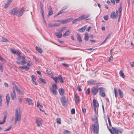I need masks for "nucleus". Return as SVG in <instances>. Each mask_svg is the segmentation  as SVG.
<instances>
[{"label":"nucleus","mask_w":134,"mask_h":134,"mask_svg":"<svg viewBox=\"0 0 134 134\" xmlns=\"http://www.w3.org/2000/svg\"><path fill=\"white\" fill-rule=\"evenodd\" d=\"M21 113V111L19 108L16 109L15 125L16 124L17 122L20 121Z\"/></svg>","instance_id":"1"},{"label":"nucleus","mask_w":134,"mask_h":134,"mask_svg":"<svg viewBox=\"0 0 134 134\" xmlns=\"http://www.w3.org/2000/svg\"><path fill=\"white\" fill-rule=\"evenodd\" d=\"M92 131L93 133L96 134H98L99 132V125L97 117H96L95 119V122L94 124L92 125Z\"/></svg>","instance_id":"2"},{"label":"nucleus","mask_w":134,"mask_h":134,"mask_svg":"<svg viewBox=\"0 0 134 134\" xmlns=\"http://www.w3.org/2000/svg\"><path fill=\"white\" fill-rule=\"evenodd\" d=\"M51 91L53 94H56L57 93V86L56 85H53L51 89Z\"/></svg>","instance_id":"3"},{"label":"nucleus","mask_w":134,"mask_h":134,"mask_svg":"<svg viewBox=\"0 0 134 134\" xmlns=\"http://www.w3.org/2000/svg\"><path fill=\"white\" fill-rule=\"evenodd\" d=\"M99 90L100 95L103 97H104L105 95V88L103 87H100L99 88Z\"/></svg>","instance_id":"4"},{"label":"nucleus","mask_w":134,"mask_h":134,"mask_svg":"<svg viewBox=\"0 0 134 134\" xmlns=\"http://www.w3.org/2000/svg\"><path fill=\"white\" fill-rule=\"evenodd\" d=\"M24 11V9L23 8L17 9L16 15L18 16H21L22 15Z\"/></svg>","instance_id":"5"},{"label":"nucleus","mask_w":134,"mask_h":134,"mask_svg":"<svg viewBox=\"0 0 134 134\" xmlns=\"http://www.w3.org/2000/svg\"><path fill=\"white\" fill-rule=\"evenodd\" d=\"M98 92V89L95 87H93L91 89V92L93 95L96 94Z\"/></svg>","instance_id":"6"},{"label":"nucleus","mask_w":134,"mask_h":134,"mask_svg":"<svg viewBox=\"0 0 134 134\" xmlns=\"http://www.w3.org/2000/svg\"><path fill=\"white\" fill-rule=\"evenodd\" d=\"M42 120L41 118H36V122L37 126L39 127L42 124Z\"/></svg>","instance_id":"7"},{"label":"nucleus","mask_w":134,"mask_h":134,"mask_svg":"<svg viewBox=\"0 0 134 134\" xmlns=\"http://www.w3.org/2000/svg\"><path fill=\"white\" fill-rule=\"evenodd\" d=\"M73 19V18H69L65 20H62L61 23L63 24H65L70 22Z\"/></svg>","instance_id":"8"},{"label":"nucleus","mask_w":134,"mask_h":134,"mask_svg":"<svg viewBox=\"0 0 134 134\" xmlns=\"http://www.w3.org/2000/svg\"><path fill=\"white\" fill-rule=\"evenodd\" d=\"M17 9L16 8L13 9L10 12V14L14 15L15 14L16 15Z\"/></svg>","instance_id":"9"},{"label":"nucleus","mask_w":134,"mask_h":134,"mask_svg":"<svg viewBox=\"0 0 134 134\" xmlns=\"http://www.w3.org/2000/svg\"><path fill=\"white\" fill-rule=\"evenodd\" d=\"M61 101L64 105H65L66 102V99L65 97H63L61 99Z\"/></svg>","instance_id":"10"},{"label":"nucleus","mask_w":134,"mask_h":134,"mask_svg":"<svg viewBox=\"0 0 134 134\" xmlns=\"http://www.w3.org/2000/svg\"><path fill=\"white\" fill-rule=\"evenodd\" d=\"M112 129L115 133H118L119 132L121 133L122 132V131L119 130L117 128L112 127Z\"/></svg>","instance_id":"11"},{"label":"nucleus","mask_w":134,"mask_h":134,"mask_svg":"<svg viewBox=\"0 0 134 134\" xmlns=\"http://www.w3.org/2000/svg\"><path fill=\"white\" fill-rule=\"evenodd\" d=\"M93 102L94 107L98 108L99 107V104L97 101L95 99H93Z\"/></svg>","instance_id":"12"},{"label":"nucleus","mask_w":134,"mask_h":134,"mask_svg":"<svg viewBox=\"0 0 134 134\" xmlns=\"http://www.w3.org/2000/svg\"><path fill=\"white\" fill-rule=\"evenodd\" d=\"M116 16L114 12H112L110 15V18L113 19H115L116 18Z\"/></svg>","instance_id":"13"},{"label":"nucleus","mask_w":134,"mask_h":134,"mask_svg":"<svg viewBox=\"0 0 134 134\" xmlns=\"http://www.w3.org/2000/svg\"><path fill=\"white\" fill-rule=\"evenodd\" d=\"M32 78V81L33 83L34 84H35V85H36V77L34 75H32L31 76Z\"/></svg>","instance_id":"14"},{"label":"nucleus","mask_w":134,"mask_h":134,"mask_svg":"<svg viewBox=\"0 0 134 134\" xmlns=\"http://www.w3.org/2000/svg\"><path fill=\"white\" fill-rule=\"evenodd\" d=\"M49 13L48 15V16H49L52 15L53 13V11L51 6H49L48 8Z\"/></svg>","instance_id":"15"},{"label":"nucleus","mask_w":134,"mask_h":134,"mask_svg":"<svg viewBox=\"0 0 134 134\" xmlns=\"http://www.w3.org/2000/svg\"><path fill=\"white\" fill-rule=\"evenodd\" d=\"M26 102L28 103L29 105H31L33 104L32 100L30 98H26Z\"/></svg>","instance_id":"16"},{"label":"nucleus","mask_w":134,"mask_h":134,"mask_svg":"<svg viewBox=\"0 0 134 134\" xmlns=\"http://www.w3.org/2000/svg\"><path fill=\"white\" fill-rule=\"evenodd\" d=\"M87 27V25H85L83 27L79 29L78 30L81 32H83L85 31Z\"/></svg>","instance_id":"17"},{"label":"nucleus","mask_w":134,"mask_h":134,"mask_svg":"<svg viewBox=\"0 0 134 134\" xmlns=\"http://www.w3.org/2000/svg\"><path fill=\"white\" fill-rule=\"evenodd\" d=\"M90 15L89 14L86 15H81V18L82 20H83L86 18L89 17L90 16Z\"/></svg>","instance_id":"18"},{"label":"nucleus","mask_w":134,"mask_h":134,"mask_svg":"<svg viewBox=\"0 0 134 134\" xmlns=\"http://www.w3.org/2000/svg\"><path fill=\"white\" fill-rule=\"evenodd\" d=\"M119 95L121 98H122L124 96V94L122 91L120 89L118 90Z\"/></svg>","instance_id":"19"},{"label":"nucleus","mask_w":134,"mask_h":134,"mask_svg":"<svg viewBox=\"0 0 134 134\" xmlns=\"http://www.w3.org/2000/svg\"><path fill=\"white\" fill-rule=\"evenodd\" d=\"M11 94L12 98V99L13 100L14 98L16 97V93L14 89H13V93H11Z\"/></svg>","instance_id":"20"},{"label":"nucleus","mask_w":134,"mask_h":134,"mask_svg":"<svg viewBox=\"0 0 134 134\" xmlns=\"http://www.w3.org/2000/svg\"><path fill=\"white\" fill-rule=\"evenodd\" d=\"M75 102L76 103H78L80 102V99L79 96L77 94H75Z\"/></svg>","instance_id":"21"},{"label":"nucleus","mask_w":134,"mask_h":134,"mask_svg":"<svg viewBox=\"0 0 134 134\" xmlns=\"http://www.w3.org/2000/svg\"><path fill=\"white\" fill-rule=\"evenodd\" d=\"M36 50L40 53H41L42 52V50L39 47L36 46Z\"/></svg>","instance_id":"22"},{"label":"nucleus","mask_w":134,"mask_h":134,"mask_svg":"<svg viewBox=\"0 0 134 134\" xmlns=\"http://www.w3.org/2000/svg\"><path fill=\"white\" fill-rule=\"evenodd\" d=\"M55 35L57 36V37L58 38H60L62 37V33L60 32H56Z\"/></svg>","instance_id":"23"},{"label":"nucleus","mask_w":134,"mask_h":134,"mask_svg":"<svg viewBox=\"0 0 134 134\" xmlns=\"http://www.w3.org/2000/svg\"><path fill=\"white\" fill-rule=\"evenodd\" d=\"M6 100L7 102V105L8 106L10 100L9 95L8 94L7 95L6 97Z\"/></svg>","instance_id":"24"},{"label":"nucleus","mask_w":134,"mask_h":134,"mask_svg":"<svg viewBox=\"0 0 134 134\" xmlns=\"http://www.w3.org/2000/svg\"><path fill=\"white\" fill-rule=\"evenodd\" d=\"M59 92L60 94L62 96H63L64 94V90L62 88H60L59 89Z\"/></svg>","instance_id":"25"},{"label":"nucleus","mask_w":134,"mask_h":134,"mask_svg":"<svg viewBox=\"0 0 134 134\" xmlns=\"http://www.w3.org/2000/svg\"><path fill=\"white\" fill-rule=\"evenodd\" d=\"M66 27H63L57 30V31H58L59 32H60L61 33H62V32L63 30H65L66 29Z\"/></svg>","instance_id":"26"},{"label":"nucleus","mask_w":134,"mask_h":134,"mask_svg":"<svg viewBox=\"0 0 134 134\" xmlns=\"http://www.w3.org/2000/svg\"><path fill=\"white\" fill-rule=\"evenodd\" d=\"M39 82H42L44 84L46 83L45 80L43 78H40L39 79Z\"/></svg>","instance_id":"27"},{"label":"nucleus","mask_w":134,"mask_h":134,"mask_svg":"<svg viewBox=\"0 0 134 134\" xmlns=\"http://www.w3.org/2000/svg\"><path fill=\"white\" fill-rule=\"evenodd\" d=\"M59 79L60 82L61 83H63L64 82V80L63 79L62 77L60 75H58Z\"/></svg>","instance_id":"28"},{"label":"nucleus","mask_w":134,"mask_h":134,"mask_svg":"<svg viewBox=\"0 0 134 134\" xmlns=\"http://www.w3.org/2000/svg\"><path fill=\"white\" fill-rule=\"evenodd\" d=\"M77 38L78 40L80 42H82V40L81 38L80 35L78 34H77Z\"/></svg>","instance_id":"29"},{"label":"nucleus","mask_w":134,"mask_h":134,"mask_svg":"<svg viewBox=\"0 0 134 134\" xmlns=\"http://www.w3.org/2000/svg\"><path fill=\"white\" fill-rule=\"evenodd\" d=\"M119 74L120 76L122 78H124L125 77V76L124 75V73L121 70L120 71Z\"/></svg>","instance_id":"30"},{"label":"nucleus","mask_w":134,"mask_h":134,"mask_svg":"<svg viewBox=\"0 0 134 134\" xmlns=\"http://www.w3.org/2000/svg\"><path fill=\"white\" fill-rule=\"evenodd\" d=\"M2 41L4 42H9L8 39L4 37H2Z\"/></svg>","instance_id":"31"},{"label":"nucleus","mask_w":134,"mask_h":134,"mask_svg":"<svg viewBox=\"0 0 134 134\" xmlns=\"http://www.w3.org/2000/svg\"><path fill=\"white\" fill-rule=\"evenodd\" d=\"M51 77L54 80V81L56 83H57L58 81V80L59 79L58 77H54L52 76Z\"/></svg>","instance_id":"32"},{"label":"nucleus","mask_w":134,"mask_h":134,"mask_svg":"<svg viewBox=\"0 0 134 134\" xmlns=\"http://www.w3.org/2000/svg\"><path fill=\"white\" fill-rule=\"evenodd\" d=\"M88 39V35L87 33H86L85 34V40L86 41H87Z\"/></svg>","instance_id":"33"},{"label":"nucleus","mask_w":134,"mask_h":134,"mask_svg":"<svg viewBox=\"0 0 134 134\" xmlns=\"http://www.w3.org/2000/svg\"><path fill=\"white\" fill-rule=\"evenodd\" d=\"M70 31L68 30L63 35V36H67L68 35L70 34Z\"/></svg>","instance_id":"34"},{"label":"nucleus","mask_w":134,"mask_h":134,"mask_svg":"<svg viewBox=\"0 0 134 134\" xmlns=\"http://www.w3.org/2000/svg\"><path fill=\"white\" fill-rule=\"evenodd\" d=\"M17 59L19 60H20V59H22V60H23V59H25V57L24 56H21V55H19V57H18L17 58Z\"/></svg>","instance_id":"35"},{"label":"nucleus","mask_w":134,"mask_h":134,"mask_svg":"<svg viewBox=\"0 0 134 134\" xmlns=\"http://www.w3.org/2000/svg\"><path fill=\"white\" fill-rule=\"evenodd\" d=\"M46 71L47 72L48 75H51L52 74V72L51 71V70L49 69H47L46 70Z\"/></svg>","instance_id":"36"},{"label":"nucleus","mask_w":134,"mask_h":134,"mask_svg":"<svg viewBox=\"0 0 134 134\" xmlns=\"http://www.w3.org/2000/svg\"><path fill=\"white\" fill-rule=\"evenodd\" d=\"M122 7L121 6H120L119 7V15H120V16H121V12L122 11Z\"/></svg>","instance_id":"37"},{"label":"nucleus","mask_w":134,"mask_h":134,"mask_svg":"<svg viewBox=\"0 0 134 134\" xmlns=\"http://www.w3.org/2000/svg\"><path fill=\"white\" fill-rule=\"evenodd\" d=\"M36 106L37 107H38L39 109L43 107L42 105H41L38 102L37 103Z\"/></svg>","instance_id":"38"},{"label":"nucleus","mask_w":134,"mask_h":134,"mask_svg":"<svg viewBox=\"0 0 134 134\" xmlns=\"http://www.w3.org/2000/svg\"><path fill=\"white\" fill-rule=\"evenodd\" d=\"M0 70L2 72L3 71V65L1 63L0 64Z\"/></svg>","instance_id":"39"},{"label":"nucleus","mask_w":134,"mask_h":134,"mask_svg":"<svg viewBox=\"0 0 134 134\" xmlns=\"http://www.w3.org/2000/svg\"><path fill=\"white\" fill-rule=\"evenodd\" d=\"M2 95L1 94H0V106H1L2 103Z\"/></svg>","instance_id":"40"},{"label":"nucleus","mask_w":134,"mask_h":134,"mask_svg":"<svg viewBox=\"0 0 134 134\" xmlns=\"http://www.w3.org/2000/svg\"><path fill=\"white\" fill-rule=\"evenodd\" d=\"M26 63V61L25 60V59H23L21 62V64L22 65H24Z\"/></svg>","instance_id":"41"},{"label":"nucleus","mask_w":134,"mask_h":134,"mask_svg":"<svg viewBox=\"0 0 134 134\" xmlns=\"http://www.w3.org/2000/svg\"><path fill=\"white\" fill-rule=\"evenodd\" d=\"M57 123L59 124H60L61 123V120L60 118H57Z\"/></svg>","instance_id":"42"},{"label":"nucleus","mask_w":134,"mask_h":134,"mask_svg":"<svg viewBox=\"0 0 134 134\" xmlns=\"http://www.w3.org/2000/svg\"><path fill=\"white\" fill-rule=\"evenodd\" d=\"M6 117L5 116L4 118L3 119V120L2 122H1L0 121V124H4L5 122V120H6Z\"/></svg>","instance_id":"43"},{"label":"nucleus","mask_w":134,"mask_h":134,"mask_svg":"<svg viewBox=\"0 0 134 134\" xmlns=\"http://www.w3.org/2000/svg\"><path fill=\"white\" fill-rule=\"evenodd\" d=\"M113 56L112 55H111V56H110V57L109 58V59L108 60V61H109L110 62H111L113 60Z\"/></svg>","instance_id":"44"},{"label":"nucleus","mask_w":134,"mask_h":134,"mask_svg":"<svg viewBox=\"0 0 134 134\" xmlns=\"http://www.w3.org/2000/svg\"><path fill=\"white\" fill-rule=\"evenodd\" d=\"M54 27H58L60 25V23H55L54 24Z\"/></svg>","instance_id":"45"},{"label":"nucleus","mask_w":134,"mask_h":134,"mask_svg":"<svg viewBox=\"0 0 134 134\" xmlns=\"http://www.w3.org/2000/svg\"><path fill=\"white\" fill-rule=\"evenodd\" d=\"M48 26L50 27H54V24L50 23L48 25Z\"/></svg>","instance_id":"46"},{"label":"nucleus","mask_w":134,"mask_h":134,"mask_svg":"<svg viewBox=\"0 0 134 134\" xmlns=\"http://www.w3.org/2000/svg\"><path fill=\"white\" fill-rule=\"evenodd\" d=\"M33 58L36 62L37 63L39 62L38 59L36 57L34 56Z\"/></svg>","instance_id":"47"},{"label":"nucleus","mask_w":134,"mask_h":134,"mask_svg":"<svg viewBox=\"0 0 134 134\" xmlns=\"http://www.w3.org/2000/svg\"><path fill=\"white\" fill-rule=\"evenodd\" d=\"M15 88L18 92H20V90L16 85H15Z\"/></svg>","instance_id":"48"},{"label":"nucleus","mask_w":134,"mask_h":134,"mask_svg":"<svg viewBox=\"0 0 134 134\" xmlns=\"http://www.w3.org/2000/svg\"><path fill=\"white\" fill-rule=\"evenodd\" d=\"M11 51L12 53L14 54L16 53V51H15L14 49H11Z\"/></svg>","instance_id":"49"},{"label":"nucleus","mask_w":134,"mask_h":134,"mask_svg":"<svg viewBox=\"0 0 134 134\" xmlns=\"http://www.w3.org/2000/svg\"><path fill=\"white\" fill-rule=\"evenodd\" d=\"M70 133V131L66 130H65L64 132V134H67L68 133Z\"/></svg>","instance_id":"50"},{"label":"nucleus","mask_w":134,"mask_h":134,"mask_svg":"<svg viewBox=\"0 0 134 134\" xmlns=\"http://www.w3.org/2000/svg\"><path fill=\"white\" fill-rule=\"evenodd\" d=\"M18 99L20 103H21L22 102V98L21 97H19L18 98Z\"/></svg>","instance_id":"51"},{"label":"nucleus","mask_w":134,"mask_h":134,"mask_svg":"<svg viewBox=\"0 0 134 134\" xmlns=\"http://www.w3.org/2000/svg\"><path fill=\"white\" fill-rule=\"evenodd\" d=\"M130 63L132 67H134V62H130Z\"/></svg>","instance_id":"52"},{"label":"nucleus","mask_w":134,"mask_h":134,"mask_svg":"<svg viewBox=\"0 0 134 134\" xmlns=\"http://www.w3.org/2000/svg\"><path fill=\"white\" fill-rule=\"evenodd\" d=\"M10 4L8 3L7 2V3L5 4L4 8H7L8 6H9V5Z\"/></svg>","instance_id":"53"},{"label":"nucleus","mask_w":134,"mask_h":134,"mask_svg":"<svg viewBox=\"0 0 134 134\" xmlns=\"http://www.w3.org/2000/svg\"><path fill=\"white\" fill-rule=\"evenodd\" d=\"M104 18L105 20L107 21L108 20V16L107 15H106L105 16H104Z\"/></svg>","instance_id":"54"},{"label":"nucleus","mask_w":134,"mask_h":134,"mask_svg":"<svg viewBox=\"0 0 134 134\" xmlns=\"http://www.w3.org/2000/svg\"><path fill=\"white\" fill-rule=\"evenodd\" d=\"M62 64L65 67H68L69 66L68 64H67L62 63Z\"/></svg>","instance_id":"55"},{"label":"nucleus","mask_w":134,"mask_h":134,"mask_svg":"<svg viewBox=\"0 0 134 134\" xmlns=\"http://www.w3.org/2000/svg\"><path fill=\"white\" fill-rule=\"evenodd\" d=\"M77 88L78 89V91H80L82 90L81 89V86H80L79 85H78Z\"/></svg>","instance_id":"56"},{"label":"nucleus","mask_w":134,"mask_h":134,"mask_svg":"<svg viewBox=\"0 0 134 134\" xmlns=\"http://www.w3.org/2000/svg\"><path fill=\"white\" fill-rule=\"evenodd\" d=\"M90 83H91L92 84L95 85L96 84V81L95 80H93V81H91L90 82Z\"/></svg>","instance_id":"57"},{"label":"nucleus","mask_w":134,"mask_h":134,"mask_svg":"<svg viewBox=\"0 0 134 134\" xmlns=\"http://www.w3.org/2000/svg\"><path fill=\"white\" fill-rule=\"evenodd\" d=\"M71 113L72 114H74L75 113V109L74 108H73L71 110Z\"/></svg>","instance_id":"58"},{"label":"nucleus","mask_w":134,"mask_h":134,"mask_svg":"<svg viewBox=\"0 0 134 134\" xmlns=\"http://www.w3.org/2000/svg\"><path fill=\"white\" fill-rule=\"evenodd\" d=\"M63 12V9H62L58 13V15H59L62 13Z\"/></svg>","instance_id":"59"},{"label":"nucleus","mask_w":134,"mask_h":134,"mask_svg":"<svg viewBox=\"0 0 134 134\" xmlns=\"http://www.w3.org/2000/svg\"><path fill=\"white\" fill-rule=\"evenodd\" d=\"M82 111L84 114L86 113V109L85 108H82Z\"/></svg>","instance_id":"60"},{"label":"nucleus","mask_w":134,"mask_h":134,"mask_svg":"<svg viewBox=\"0 0 134 134\" xmlns=\"http://www.w3.org/2000/svg\"><path fill=\"white\" fill-rule=\"evenodd\" d=\"M16 54L17 55L19 56L20 55V53L19 51H16Z\"/></svg>","instance_id":"61"},{"label":"nucleus","mask_w":134,"mask_h":134,"mask_svg":"<svg viewBox=\"0 0 134 134\" xmlns=\"http://www.w3.org/2000/svg\"><path fill=\"white\" fill-rule=\"evenodd\" d=\"M111 34H109L107 36V37H106V38H105L106 40H107L108 38H110V37L111 36Z\"/></svg>","instance_id":"62"},{"label":"nucleus","mask_w":134,"mask_h":134,"mask_svg":"<svg viewBox=\"0 0 134 134\" xmlns=\"http://www.w3.org/2000/svg\"><path fill=\"white\" fill-rule=\"evenodd\" d=\"M77 22L76 20V19H75L74 20H73V21H72V23L73 24H75V23H76V22Z\"/></svg>","instance_id":"63"},{"label":"nucleus","mask_w":134,"mask_h":134,"mask_svg":"<svg viewBox=\"0 0 134 134\" xmlns=\"http://www.w3.org/2000/svg\"><path fill=\"white\" fill-rule=\"evenodd\" d=\"M86 30L88 32L90 31L91 30V27L90 26L88 27L86 29Z\"/></svg>","instance_id":"64"}]
</instances>
